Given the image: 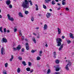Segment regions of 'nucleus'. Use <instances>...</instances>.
<instances>
[{
	"instance_id": "1",
	"label": "nucleus",
	"mask_w": 74,
	"mask_h": 74,
	"mask_svg": "<svg viewBox=\"0 0 74 74\" xmlns=\"http://www.w3.org/2000/svg\"><path fill=\"white\" fill-rule=\"evenodd\" d=\"M29 2L30 5H33V2L32 1L25 0H24V2H23V4H22V6L24 8H28L29 7Z\"/></svg>"
},
{
	"instance_id": "2",
	"label": "nucleus",
	"mask_w": 74,
	"mask_h": 74,
	"mask_svg": "<svg viewBox=\"0 0 74 74\" xmlns=\"http://www.w3.org/2000/svg\"><path fill=\"white\" fill-rule=\"evenodd\" d=\"M71 63L70 62V61H68V63L66 65V66L65 67V69L66 70H67V71H69V67H70V66H71Z\"/></svg>"
},
{
	"instance_id": "3",
	"label": "nucleus",
	"mask_w": 74,
	"mask_h": 74,
	"mask_svg": "<svg viewBox=\"0 0 74 74\" xmlns=\"http://www.w3.org/2000/svg\"><path fill=\"white\" fill-rule=\"evenodd\" d=\"M1 53L2 55H4L5 54V49L3 47L1 49Z\"/></svg>"
},
{
	"instance_id": "4",
	"label": "nucleus",
	"mask_w": 74,
	"mask_h": 74,
	"mask_svg": "<svg viewBox=\"0 0 74 74\" xmlns=\"http://www.w3.org/2000/svg\"><path fill=\"white\" fill-rule=\"evenodd\" d=\"M60 69V67H59V65H57L56 68V71H59Z\"/></svg>"
},
{
	"instance_id": "5",
	"label": "nucleus",
	"mask_w": 74,
	"mask_h": 74,
	"mask_svg": "<svg viewBox=\"0 0 74 74\" xmlns=\"http://www.w3.org/2000/svg\"><path fill=\"white\" fill-rule=\"evenodd\" d=\"M6 4L8 5H9L11 3V1L10 0H7L6 2Z\"/></svg>"
},
{
	"instance_id": "6",
	"label": "nucleus",
	"mask_w": 74,
	"mask_h": 74,
	"mask_svg": "<svg viewBox=\"0 0 74 74\" xmlns=\"http://www.w3.org/2000/svg\"><path fill=\"white\" fill-rule=\"evenodd\" d=\"M25 45H26V48L27 49V50H29V45H28V43H26L25 44Z\"/></svg>"
},
{
	"instance_id": "7",
	"label": "nucleus",
	"mask_w": 74,
	"mask_h": 74,
	"mask_svg": "<svg viewBox=\"0 0 74 74\" xmlns=\"http://www.w3.org/2000/svg\"><path fill=\"white\" fill-rule=\"evenodd\" d=\"M51 16V13H47V15H46V16L47 18H49L50 17V16Z\"/></svg>"
},
{
	"instance_id": "8",
	"label": "nucleus",
	"mask_w": 74,
	"mask_h": 74,
	"mask_svg": "<svg viewBox=\"0 0 74 74\" xmlns=\"http://www.w3.org/2000/svg\"><path fill=\"white\" fill-rule=\"evenodd\" d=\"M60 41L61 42H62V39H61V38H57L56 39L57 42H60Z\"/></svg>"
},
{
	"instance_id": "9",
	"label": "nucleus",
	"mask_w": 74,
	"mask_h": 74,
	"mask_svg": "<svg viewBox=\"0 0 74 74\" xmlns=\"http://www.w3.org/2000/svg\"><path fill=\"white\" fill-rule=\"evenodd\" d=\"M2 41H3V42H7V40L5 38H2Z\"/></svg>"
},
{
	"instance_id": "10",
	"label": "nucleus",
	"mask_w": 74,
	"mask_h": 74,
	"mask_svg": "<svg viewBox=\"0 0 74 74\" xmlns=\"http://www.w3.org/2000/svg\"><path fill=\"white\" fill-rule=\"evenodd\" d=\"M21 46H20V45H18L17 47V50H18V51H19V50H20V49H21Z\"/></svg>"
},
{
	"instance_id": "11",
	"label": "nucleus",
	"mask_w": 74,
	"mask_h": 74,
	"mask_svg": "<svg viewBox=\"0 0 74 74\" xmlns=\"http://www.w3.org/2000/svg\"><path fill=\"white\" fill-rule=\"evenodd\" d=\"M47 27L48 26H47V25L46 24H45L44 27V30H47Z\"/></svg>"
},
{
	"instance_id": "12",
	"label": "nucleus",
	"mask_w": 74,
	"mask_h": 74,
	"mask_svg": "<svg viewBox=\"0 0 74 74\" xmlns=\"http://www.w3.org/2000/svg\"><path fill=\"white\" fill-rule=\"evenodd\" d=\"M70 37L71 38H72V39H74V36H73V35L72 33H70Z\"/></svg>"
},
{
	"instance_id": "13",
	"label": "nucleus",
	"mask_w": 74,
	"mask_h": 74,
	"mask_svg": "<svg viewBox=\"0 0 74 74\" xmlns=\"http://www.w3.org/2000/svg\"><path fill=\"white\" fill-rule=\"evenodd\" d=\"M18 15L19 16H20V17H23V15L22 14V13L21 12H19L18 13Z\"/></svg>"
},
{
	"instance_id": "14",
	"label": "nucleus",
	"mask_w": 74,
	"mask_h": 74,
	"mask_svg": "<svg viewBox=\"0 0 74 74\" xmlns=\"http://www.w3.org/2000/svg\"><path fill=\"white\" fill-rule=\"evenodd\" d=\"M54 58H56V52L54 51L53 52V53Z\"/></svg>"
},
{
	"instance_id": "15",
	"label": "nucleus",
	"mask_w": 74,
	"mask_h": 74,
	"mask_svg": "<svg viewBox=\"0 0 74 74\" xmlns=\"http://www.w3.org/2000/svg\"><path fill=\"white\" fill-rule=\"evenodd\" d=\"M58 34H60L61 33V30L59 28H58Z\"/></svg>"
},
{
	"instance_id": "16",
	"label": "nucleus",
	"mask_w": 74,
	"mask_h": 74,
	"mask_svg": "<svg viewBox=\"0 0 74 74\" xmlns=\"http://www.w3.org/2000/svg\"><path fill=\"white\" fill-rule=\"evenodd\" d=\"M32 40L34 42V43L35 44L36 43V38L35 37H33L32 38Z\"/></svg>"
},
{
	"instance_id": "17",
	"label": "nucleus",
	"mask_w": 74,
	"mask_h": 74,
	"mask_svg": "<svg viewBox=\"0 0 74 74\" xmlns=\"http://www.w3.org/2000/svg\"><path fill=\"white\" fill-rule=\"evenodd\" d=\"M57 43H58V44L57 45V46H58V47H60V46L61 45V44H62L61 42H57Z\"/></svg>"
},
{
	"instance_id": "18",
	"label": "nucleus",
	"mask_w": 74,
	"mask_h": 74,
	"mask_svg": "<svg viewBox=\"0 0 74 74\" xmlns=\"http://www.w3.org/2000/svg\"><path fill=\"white\" fill-rule=\"evenodd\" d=\"M22 64H23L24 66H26V62L25 61H23L22 62Z\"/></svg>"
},
{
	"instance_id": "19",
	"label": "nucleus",
	"mask_w": 74,
	"mask_h": 74,
	"mask_svg": "<svg viewBox=\"0 0 74 74\" xmlns=\"http://www.w3.org/2000/svg\"><path fill=\"white\" fill-rule=\"evenodd\" d=\"M56 3L55 1H54V0H53L51 2V4L53 5H54V4H55Z\"/></svg>"
},
{
	"instance_id": "20",
	"label": "nucleus",
	"mask_w": 74,
	"mask_h": 74,
	"mask_svg": "<svg viewBox=\"0 0 74 74\" xmlns=\"http://www.w3.org/2000/svg\"><path fill=\"white\" fill-rule=\"evenodd\" d=\"M26 70L27 71H30V68L29 67H27L26 69Z\"/></svg>"
},
{
	"instance_id": "21",
	"label": "nucleus",
	"mask_w": 74,
	"mask_h": 74,
	"mask_svg": "<svg viewBox=\"0 0 74 74\" xmlns=\"http://www.w3.org/2000/svg\"><path fill=\"white\" fill-rule=\"evenodd\" d=\"M17 73H19L20 72H21V69H20V68H18L17 69Z\"/></svg>"
},
{
	"instance_id": "22",
	"label": "nucleus",
	"mask_w": 74,
	"mask_h": 74,
	"mask_svg": "<svg viewBox=\"0 0 74 74\" xmlns=\"http://www.w3.org/2000/svg\"><path fill=\"white\" fill-rule=\"evenodd\" d=\"M51 73V70L50 69H49L47 71V74H50Z\"/></svg>"
},
{
	"instance_id": "23",
	"label": "nucleus",
	"mask_w": 74,
	"mask_h": 74,
	"mask_svg": "<svg viewBox=\"0 0 74 74\" xmlns=\"http://www.w3.org/2000/svg\"><path fill=\"white\" fill-rule=\"evenodd\" d=\"M8 16V19H10V18H11V16H10V15L9 14H7Z\"/></svg>"
},
{
	"instance_id": "24",
	"label": "nucleus",
	"mask_w": 74,
	"mask_h": 74,
	"mask_svg": "<svg viewBox=\"0 0 74 74\" xmlns=\"http://www.w3.org/2000/svg\"><path fill=\"white\" fill-rule=\"evenodd\" d=\"M60 62V61H59V60H57L56 61V63H57V64H58V63H59Z\"/></svg>"
},
{
	"instance_id": "25",
	"label": "nucleus",
	"mask_w": 74,
	"mask_h": 74,
	"mask_svg": "<svg viewBox=\"0 0 74 74\" xmlns=\"http://www.w3.org/2000/svg\"><path fill=\"white\" fill-rule=\"evenodd\" d=\"M36 5V10L37 11L38 10V5L37 4L35 5Z\"/></svg>"
},
{
	"instance_id": "26",
	"label": "nucleus",
	"mask_w": 74,
	"mask_h": 74,
	"mask_svg": "<svg viewBox=\"0 0 74 74\" xmlns=\"http://www.w3.org/2000/svg\"><path fill=\"white\" fill-rule=\"evenodd\" d=\"M45 1L46 3H48L49 1H51V0H45Z\"/></svg>"
},
{
	"instance_id": "27",
	"label": "nucleus",
	"mask_w": 74,
	"mask_h": 74,
	"mask_svg": "<svg viewBox=\"0 0 74 74\" xmlns=\"http://www.w3.org/2000/svg\"><path fill=\"white\" fill-rule=\"evenodd\" d=\"M31 20L32 22L34 21V17L33 16H32L31 18Z\"/></svg>"
},
{
	"instance_id": "28",
	"label": "nucleus",
	"mask_w": 74,
	"mask_h": 74,
	"mask_svg": "<svg viewBox=\"0 0 74 74\" xmlns=\"http://www.w3.org/2000/svg\"><path fill=\"white\" fill-rule=\"evenodd\" d=\"M40 59L41 58H40V57L38 56L36 58V60H40Z\"/></svg>"
},
{
	"instance_id": "29",
	"label": "nucleus",
	"mask_w": 74,
	"mask_h": 74,
	"mask_svg": "<svg viewBox=\"0 0 74 74\" xmlns=\"http://www.w3.org/2000/svg\"><path fill=\"white\" fill-rule=\"evenodd\" d=\"M2 28H3V27H0V31L1 33H3V31L2 30Z\"/></svg>"
},
{
	"instance_id": "30",
	"label": "nucleus",
	"mask_w": 74,
	"mask_h": 74,
	"mask_svg": "<svg viewBox=\"0 0 74 74\" xmlns=\"http://www.w3.org/2000/svg\"><path fill=\"white\" fill-rule=\"evenodd\" d=\"M3 74H7V71H5V70H4L3 72Z\"/></svg>"
},
{
	"instance_id": "31",
	"label": "nucleus",
	"mask_w": 74,
	"mask_h": 74,
	"mask_svg": "<svg viewBox=\"0 0 74 74\" xmlns=\"http://www.w3.org/2000/svg\"><path fill=\"white\" fill-rule=\"evenodd\" d=\"M9 20V21H13L14 20V18H10Z\"/></svg>"
},
{
	"instance_id": "32",
	"label": "nucleus",
	"mask_w": 74,
	"mask_h": 74,
	"mask_svg": "<svg viewBox=\"0 0 74 74\" xmlns=\"http://www.w3.org/2000/svg\"><path fill=\"white\" fill-rule=\"evenodd\" d=\"M25 13L26 15H27V14H29V12L27 11H25Z\"/></svg>"
},
{
	"instance_id": "33",
	"label": "nucleus",
	"mask_w": 74,
	"mask_h": 74,
	"mask_svg": "<svg viewBox=\"0 0 74 74\" xmlns=\"http://www.w3.org/2000/svg\"><path fill=\"white\" fill-rule=\"evenodd\" d=\"M43 8H44V9H47V6H45V5H43Z\"/></svg>"
},
{
	"instance_id": "34",
	"label": "nucleus",
	"mask_w": 74,
	"mask_h": 74,
	"mask_svg": "<svg viewBox=\"0 0 74 74\" xmlns=\"http://www.w3.org/2000/svg\"><path fill=\"white\" fill-rule=\"evenodd\" d=\"M32 63L30 62H28V65L29 66H32Z\"/></svg>"
},
{
	"instance_id": "35",
	"label": "nucleus",
	"mask_w": 74,
	"mask_h": 74,
	"mask_svg": "<svg viewBox=\"0 0 74 74\" xmlns=\"http://www.w3.org/2000/svg\"><path fill=\"white\" fill-rule=\"evenodd\" d=\"M5 67H7L8 66V63H6V64H5Z\"/></svg>"
},
{
	"instance_id": "36",
	"label": "nucleus",
	"mask_w": 74,
	"mask_h": 74,
	"mask_svg": "<svg viewBox=\"0 0 74 74\" xmlns=\"http://www.w3.org/2000/svg\"><path fill=\"white\" fill-rule=\"evenodd\" d=\"M36 52V50H32L31 51L32 53H34V52Z\"/></svg>"
},
{
	"instance_id": "37",
	"label": "nucleus",
	"mask_w": 74,
	"mask_h": 74,
	"mask_svg": "<svg viewBox=\"0 0 74 74\" xmlns=\"http://www.w3.org/2000/svg\"><path fill=\"white\" fill-rule=\"evenodd\" d=\"M62 48H63V47H62L61 46L59 48V51H60L62 50Z\"/></svg>"
},
{
	"instance_id": "38",
	"label": "nucleus",
	"mask_w": 74,
	"mask_h": 74,
	"mask_svg": "<svg viewBox=\"0 0 74 74\" xmlns=\"http://www.w3.org/2000/svg\"><path fill=\"white\" fill-rule=\"evenodd\" d=\"M18 59L19 60H22V58L21 57H18Z\"/></svg>"
},
{
	"instance_id": "39",
	"label": "nucleus",
	"mask_w": 74,
	"mask_h": 74,
	"mask_svg": "<svg viewBox=\"0 0 74 74\" xmlns=\"http://www.w3.org/2000/svg\"><path fill=\"white\" fill-rule=\"evenodd\" d=\"M9 7L10 8H12V5L11 4L9 6Z\"/></svg>"
},
{
	"instance_id": "40",
	"label": "nucleus",
	"mask_w": 74,
	"mask_h": 74,
	"mask_svg": "<svg viewBox=\"0 0 74 74\" xmlns=\"http://www.w3.org/2000/svg\"><path fill=\"white\" fill-rule=\"evenodd\" d=\"M14 32H16L17 31V29L14 28Z\"/></svg>"
},
{
	"instance_id": "41",
	"label": "nucleus",
	"mask_w": 74,
	"mask_h": 74,
	"mask_svg": "<svg viewBox=\"0 0 74 74\" xmlns=\"http://www.w3.org/2000/svg\"><path fill=\"white\" fill-rule=\"evenodd\" d=\"M16 50H17V48H13V51H16Z\"/></svg>"
},
{
	"instance_id": "42",
	"label": "nucleus",
	"mask_w": 74,
	"mask_h": 74,
	"mask_svg": "<svg viewBox=\"0 0 74 74\" xmlns=\"http://www.w3.org/2000/svg\"><path fill=\"white\" fill-rule=\"evenodd\" d=\"M22 52H25V49L23 48L21 50Z\"/></svg>"
},
{
	"instance_id": "43",
	"label": "nucleus",
	"mask_w": 74,
	"mask_h": 74,
	"mask_svg": "<svg viewBox=\"0 0 74 74\" xmlns=\"http://www.w3.org/2000/svg\"><path fill=\"white\" fill-rule=\"evenodd\" d=\"M66 41L67 42V43H68V44H70V43L71 42V41L70 40H66Z\"/></svg>"
},
{
	"instance_id": "44",
	"label": "nucleus",
	"mask_w": 74,
	"mask_h": 74,
	"mask_svg": "<svg viewBox=\"0 0 74 74\" xmlns=\"http://www.w3.org/2000/svg\"><path fill=\"white\" fill-rule=\"evenodd\" d=\"M62 5H64L66 4V3L64 2V1H62Z\"/></svg>"
},
{
	"instance_id": "45",
	"label": "nucleus",
	"mask_w": 74,
	"mask_h": 74,
	"mask_svg": "<svg viewBox=\"0 0 74 74\" xmlns=\"http://www.w3.org/2000/svg\"><path fill=\"white\" fill-rule=\"evenodd\" d=\"M30 73H32L33 72V71H34V70H33V69H32L31 70H30Z\"/></svg>"
},
{
	"instance_id": "46",
	"label": "nucleus",
	"mask_w": 74,
	"mask_h": 74,
	"mask_svg": "<svg viewBox=\"0 0 74 74\" xmlns=\"http://www.w3.org/2000/svg\"><path fill=\"white\" fill-rule=\"evenodd\" d=\"M4 33H6V28H5L3 29Z\"/></svg>"
},
{
	"instance_id": "47",
	"label": "nucleus",
	"mask_w": 74,
	"mask_h": 74,
	"mask_svg": "<svg viewBox=\"0 0 74 74\" xmlns=\"http://www.w3.org/2000/svg\"><path fill=\"white\" fill-rule=\"evenodd\" d=\"M62 38L63 39H64V38H65V36H62Z\"/></svg>"
},
{
	"instance_id": "48",
	"label": "nucleus",
	"mask_w": 74,
	"mask_h": 74,
	"mask_svg": "<svg viewBox=\"0 0 74 74\" xmlns=\"http://www.w3.org/2000/svg\"><path fill=\"white\" fill-rule=\"evenodd\" d=\"M66 11H69V9L68 8H66Z\"/></svg>"
},
{
	"instance_id": "49",
	"label": "nucleus",
	"mask_w": 74,
	"mask_h": 74,
	"mask_svg": "<svg viewBox=\"0 0 74 74\" xmlns=\"http://www.w3.org/2000/svg\"><path fill=\"white\" fill-rule=\"evenodd\" d=\"M39 53H40L41 54L42 53V51H39Z\"/></svg>"
},
{
	"instance_id": "50",
	"label": "nucleus",
	"mask_w": 74,
	"mask_h": 74,
	"mask_svg": "<svg viewBox=\"0 0 74 74\" xmlns=\"http://www.w3.org/2000/svg\"><path fill=\"white\" fill-rule=\"evenodd\" d=\"M12 60H13L12 58H10V62H12Z\"/></svg>"
},
{
	"instance_id": "51",
	"label": "nucleus",
	"mask_w": 74,
	"mask_h": 74,
	"mask_svg": "<svg viewBox=\"0 0 74 74\" xmlns=\"http://www.w3.org/2000/svg\"><path fill=\"white\" fill-rule=\"evenodd\" d=\"M40 36L39 35L37 37V38H40Z\"/></svg>"
},
{
	"instance_id": "52",
	"label": "nucleus",
	"mask_w": 74,
	"mask_h": 74,
	"mask_svg": "<svg viewBox=\"0 0 74 74\" xmlns=\"http://www.w3.org/2000/svg\"><path fill=\"white\" fill-rule=\"evenodd\" d=\"M55 74H60V73L59 72H56L55 73Z\"/></svg>"
},
{
	"instance_id": "53",
	"label": "nucleus",
	"mask_w": 74,
	"mask_h": 74,
	"mask_svg": "<svg viewBox=\"0 0 74 74\" xmlns=\"http://www.w3.org/2000/svg\"><path fill=\"white\" fill-rule=\"evenodd\" d=\"M63 45H64V44L63 43L61 45V47H62L63 48Z\"/></svg>"
},
{
	"instance_id": "54",
	"label": "nucleus",
	"mask_w": 74,
	"mask_h": 74,
	"mask_svg": "<svg viewBox=\"0 0 74 74\" xmlns=\"http://www.w3.org/2000/svg\"><path fill=\"white\" fill-rule=\"evenodd\" d=\"M11 58L14 59V56H12Z\"/></svg>"
},
{
	"instance_id": "55",
	"label": "nucleus",
	"mask_w": 74,
	"mask_h": 74,
	"mask_svg": "<svg viewBox=\"0 0 74 74\" xmlns=\"http://www.w3.org/2000/svg\"><path fill=\"white\" fill-rule=\"evenodd\" d=\"M33 35H34V36H36V34L34 32L33 33Z\"/></svg>"
},
{
	"instance_id": "56",
	"label": "nucleus",
	"mask_w": 74,
	"mask_h": 74,
	"mask_svg": "<svg viewBox=\"0 0 74 74\" xmlns=\"http://www.w3.org/2000/svg\"><path fill=\"white\" fill-rule=\"evenodd\" d=\"M7 33H10V30H8L7 31Z\"/></svg>"
},
{
	"instance_id": "57",
	"label": "nucleus",
	"mask_w": 74,
	"mask_h": 74,
	"mask_svg": "<svg viewBox=\"0 0 74 74\" xmlns=\"http://www.w3.org/2000/svg\"><path fill=\"white\" fill-rule=\"evenodd\" d=\"M22 40H24V37L23 36H22Z\"/></svg>"
},
{
	"instance_id": "58",
	"label": "nucleus",
	"mask_w": 74,
	"mask_h": 74,
	"mask_svg": "<svg viewBox=\"0 0 74 74\" xmlns=\"http://www.w3.org/2000/svg\"><path fill=\"white\" fill-rule=\"evenodd\" d=\"M61 8H59L57 9L58 10H60Z\"/></svg>"
},
{
	"instance_id": "59",
	"label": "nucleus",
	"mask_w": 74,
	"mask_h": 74,
	"mask_svg": "<svg viewBox=\"0 0 74 74\" xmlns=\"http://www.w3.org/2000/svg\"><path fill=\"white\" fill-rule=\"evenodd\" d=\"M19 34H20V36H22V33H20Z\"/></svg>"
},
{
	"instance_id": "60",
	"label": "nucleus",
	"mask_w": 74,
	"mask_h": 74,
	"mask_svg": "<svg viewBox=\"0 0 74 74\" xmlns=\"http://www.w3.org/2000/svg\"><path fill=\"white\" fill-rule=\"evenodd\" d=\"M21 55H23V53L22 52H21Z\"/></svg>"
},
{
	"instance_id": "61",
	"label": "nucleus",
	"mask_w": 74,
	"mask_h": 74,
	"mask_svg": "<svg viewBox=\"0 0 74 74\" xmlns=\"http://www.w3.org/2000/svg\"><path fill=\"white\" fill-rule=\"evenodd\" d=\"M19 34L20 33H21V31H19Z\"/></svg>"
},
{
	"instance_id": "62",
	"label": "nucleus",
	"mask_w": 74,
	"mask_h": 74,
	"mask_svg": "<svg viewBox=\"0 0 74 74\" xmlns=\"http://www.w3.org/2000/svg\"><path fill=\"white\" fill-rule=\"evenodd\" d=\"M25 41H27V39H25Z\"/></svg>"
},
{
	"instance_id": "63",
	"label": "nucleus",
	"mask_w": 74,
	"mask_h": 74,
	"mask_svg": "<svg viewBox=\"0 0 74 74\" xmlns=\"http://www.w3.org/2000/svg\"><path fill=\"white\" fill-rule=\"evenodd\" d=\"M38 16H41V15L40 14H38Z\"/></svg>"
},
{
	"instance_id": "64",
	"label": "nucleus",
	"mask_w": 74,
	"mask_h": 74,
	"mask_svg": "<svg viewBox=\"0 0 74 74\" xmlns=\"http://www.w3.org/2000/svg\"><path fill=\"white\" fill-rule=\"evenodd\" d=\"M36 29L37 30V29H39V27H36Z\"/></svg>"
}]
</instances>
